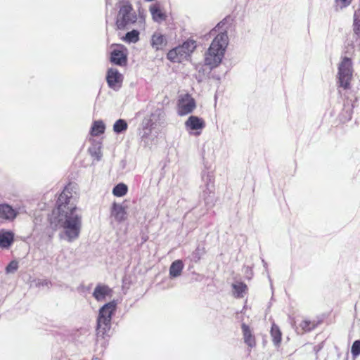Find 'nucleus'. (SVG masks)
Wrapping results in <instances>:
<instances>
[{"mask_svg":"<svg viewBox=\"0 0 360 360\" xmlns=\"http://www.w3.org/2000/svg\"><path fill=\"white\" fill-rule=\"evenodd\" d=\"M145 18H146V15L144 13V11L143 9H141V8L140 7L139 8V16H137L139 22L140 24H145Z\"/></svg>","mask_w":360,"mask_h":360,"instance_id":"obj_38","label":"nucleus"},{"mask_svg":"<svg viewBox=\"0 0 360 360\" xmlns=\"http://www.w3.org/2000/svg\"><path fill=\"white\" fill-rule=\"evenodd\" d=\"M205 77V76H204L202 75L198 74V75H195V79L197 80V82L198 83H200V82H202L204 80Z\"/></svg>","mask_w":360,"mask_h":360,"instance_id":"obj_44","label":"nucleus"},{"mask_svg":"<svg viewBox=\"0 0 360 360\" xmlns=\"http://www.w3.org/2000/svg\"><path fill=\"white\" fill-rule=\"evenodd\" d=\"M241 329L243 335L244 342L250 347L252 348L256 346V341L255 336L253 335L250 327L243 323L241 324Z\"/></svg>","mask_w":360,"mask_h":360,"instance_id":"obj_20","label":"nucleus"},{"mask_svg":"<svg viewBox=\"0 0 360 360\" xmlns=\"http://www.w3.org/2000/svg\"><path fill=\"white\" fill-rule=\"evenodd\" d=\"M250 273L252 274V270L251 269H249V267L247 268L246 274Z\"/></svg>","mask_w":360,"mask_h":360,"instance_id":"obj_46","label":"nucleus"},{"mask_svg":"<svg viewBox=\"0 0 360 360\" xmlns=\"http://www.w3.org/2000/svg\"><path fill=\"white\" fill-rule=\"evenodd\" d=\"M270 335L274 346L278 347L282 341V333L280 328L274 323L271 325Z\"/></svg>","mask_w":360,"mask_h":360,"instance_id":"obj_24","label":"nucleus"},{"mask_svg":"<svg viewBox=\"0 0 360 360\" xmlns=\"http://www.w3.org/2000/svg\"><path fill=\"white\" fill-rule=\"evenodd\" d=\"M184 264L181 259H176L172 262L169 269V275L171 279L179 277L181 275Z\"/></svg>","mask_w":360,"mask_h":360,"instance_id":"obj_21","label":"nucleus"},{"mask_svg":"<svg viewBox=\"0 0 360 360\" xmlns=\"http://www.w3.org/2000/svg\"><path fill=\"white\" fill-rule=\"evenodd\" d=\"M311 321H309V320H304L301 323V327L304 330H311Z\"/></svg>","mask_w":360,"mask_h":360,"instance_id":"obj_40","label":"nucleus"},{"mask_svg":"<svg viewBox=\"0 0 360 360\" xmlns=\"http://www.w3.org/2000/svg\"><path fill=\"white\" fill-rule=\"evenodd\" d=\"M236 298H243L248 292V285L244 282L233 283L231 285Z\"/></svg>","mask_w":360,"mask_h":360,"instance_id":"obj_22","label":"nucleus"},{"mask_svg":"<svg viewBox=\"0 0 360 360\" xmlns=\"http://www.w3.org/2000/svg\"><path fill=\"white\" fill-rule=\"evenodd\" d=\"M105 79L108 87L117 91L122 87L124 76L117 69L109 68L106 72Z\"/></svg>","mask_w":360,"mask_h":360,"instance_id":"obj_10","label":"nucleus"},{"mask_svg":"<svg viewBox=\"0 0 360 360\" xmlns=\"http://www.w3.org/2000/svg\"><path fill=\"white\" fill-rule=\"evenodd\" d=\"M193 267V265H189V266H188V269L190 270V269H191Z\"/></svg>","mask_w":360,"mask_h":360,"instance_id":"obj_47","label":"nucleus"},{"mask_svg":"<svg viewBox=\"0 0 360 360\" xmlns=\"http://www.w3.org/2000/svg\"><path fill=\"white\" fill-rule=\"evenodd\" d=\"M15 241V233L8 229H0V248L8 250Z\"/></svg>","mask_w":360,"mask_h":360,"instance_id":"obj_16","label":"nucleus"},{"mask_svg":"<svg viewBox=\"0 0 360 360\" xmlns=\"http://www.w3.org/2000/svg\"><path fill=\"white\" fill-rule=\"evenodd\" d=\"M233 18L230 16V15H227L222 20H221L220 22H219L217 25L212 29V32H216V31H219L220 30H221V31H220L218 34H219L221 32H228L227 30H228V27H225L226 25V24L228 23H231V22L233 21ZM226 34L228 35V33H226Z\"/></svg>","mask_w":360,"mask_h":360,"instance_id":"obj_32","label":"nucleus"},{"mask_svg":"<svg viewBox=\"0 0 360 360\" xmlns=\"http://www.w3.org/2000/svg\"><path fill=\"white\" fill-rule=\"evenodd\" d=\"M112 289L108 285L98 283L92 292V297L99 302L105 301L107 298H110L112 296Z\"/></svg>","mask_w":360,"mask_h":360,"instance_id":"obj_12","label":"nucleus"},{"mask_svg":"<svg viewBox=\"0 0 360 360\" xmlns=\"http://www.w3.org/2000/svg\"><path fill=\"white\" fill-rule=\"evenodd\" d=\"M117 300L114 299L99 308L96 326V330H98L99 334L104 335L110 332L112 317L117 309Z\"/></svg>","mask_w":360,"mask_h":360,"instance_id":"obj_3","label":"nucleus"},{"mask_svg":"<svg viewBox=\"0 0 360 360\" xmlns=\"http://www.w3.org/2000/svg\"><path fill=\"white\" fill-rule=\"evenodd\" d=\"M105 124L102 120L93 122L89 133L91 136H99L105 132Z\"/></svg>","mask_w":360,"mask_h":360,"instance_id":"obj_23","label":"nucleus"},{"mask_svg":"<svg viewBox=\"0 0 360 360\" xmlns=\"http://www.w3.org/2000/svg\"><path fill=\"white\" fill-rule=\"evenodd\" d=\"M140 32L138 30H132L131 31L127 32L123 37H121V39L128 44H134L136 43L140 37Z\"/></svg>","mask_w":360,"mask_h":360,"instance_id":"obj_28","label":"nucleus"},{"mask_svg":"<svg viewBox=\"0 0 360 360\" xmlns=\"http://www.w3.org/2000/svg\"><path fill=\"white\" fill-rule=\"evenodd\" d=\"M149 11L154 22L161 23L167 20V15L166 13L161 9L159 4H155L150 5Z\"/></svg>","mask_w":360,"mask_h":360,"instance_id":"obj_18","label":"nucleus"},{"mask_svg":"<svg viewBox=\"0 0 360 360\" xmlns=\"http://www.w3.org/2000/svg\"><path fill=\"white\" fill-rule=\"evenodd\" d=\"M128 129V123L124 119H118L113 124L112 129L116 134H122L127 131Z\"/></svg>","mask_w":360,"mask_h":360,"instance_id":"obj_29","label":"nucleus"},{"mask_svg":"<svg viewBox=\"0 0 360 360\" xmlns=\"http://www.w3.org/2000/svg\"><path fill=\"white\" fill-rule=\"evenodd\" d=\"M228 44L226 32L217 34L205 52L204 65L199 64L196 66L198 74L208 76L212 70L219 66L224 58Z\"/></svg>","mask_w":360,"mask_h":360,"instance_id":"obj_2","label":"nucleus"},{"mask_svg":"<svg viewBox=\"0 0 360 360\" xmlns=\"http://www.w3.org/2000/svg\"><path fill=\"white\" fill-rule=\"evenodd\" d=\"M185 127L190 134L199 136L205 127V122L202 117L192 115L185 122Z\"/></svg>","mask_w":360,"mask_h":360,"instance_id":"obj_11","label":"nucleus"},{"mask_svg":"<svg viewBox=\"0 0 360 360\" xmlns=\"http://www.w3.org/2000/svg\"><path fill=\"white\" fill-rule=\"evenodd\" d=\"M71 198V193L68 194L65 189L58 195L56 207L49 217L50 227L52 229L50 233L49 229H47V233L49 236L53 234L57 229L63 228L68 241H72L79 237L82 227V217L75 213L76 205L70 203Z\"/></svg>","mask_w":360,"mask_h":360,"instance_id":"obj_1","label":"nucleus"},{"mask_svg":"<svg viewBox=\"0 0 360 360\" xmlns=\"http://www.w3.org/2000/svg\"><path fill=\"white\" fill-rule=\"evenodd\" d=\"M353 30L354 33L359 37H360V22L356 21L353 23Z\"/></svg>","mask_w":360,"mask_h":360,"instance_id":"obj_39","label":"nucleus"},{"mask_svg":"<svg viewBox=\"0 0 360 360\" xmlns=\"http://www.w3.org/2000/svg\"><path fill=\"white\" fill-rule=\"evenodd\" d=\"M96 331V345L97 348L98 347H101V349L105 348L106 345H108V340L106 339V337H110V335L108 333L107 334L101 335L98 333V330Z\"/></svg>","mask_w":360,"mask_h":360,"instance_id":"obj_33","label":"nucleus"},{"mask_svg":"<svg viewBox=\"0 0 360 360\" xmlns=\"http://www.w3.org/2000/svg\"><path fill=\"white\" fill-rule=\"evenodd\" d=\"M88 152L94 160H101L102 158L101 143L99 142L94 143L88 148Z\"/></svg>","mask_w":360,"mask_h":360,"instance_id":"obj_30","label":"nucleus"},{"mask_svg":"<svg viewBox=\"0 0 360 360\" xmlns=\"http://www.w3.org/2000/svg\"><path fill=\"white\" fill-rule=\"evenodd\" d=\"M358 21L360 22V8L355 11L354 15V22Z\"/></svg>","mask_w":360,"mask_h":360,"instance_id":"obj_43","label":"nucleus"},{"mask_svg":"<svg viewBox=\"0 0 360 360\" xmlns=\"http://www.w3.org/2000/svg\"><path fill=\"white\" fill-rule=\"evenodd\" d=\"M352 0H335V9L338 11V8L342 9L348 6Z\"/></svg>","mask_w":360,"mask_h":360,"instance_id":"obj_37","label":"nucleus"},{"mask_svg":"<svg viewBox=\"0 0 360 360\" xmlns=\"http://www.w3.org/2000/svg\"><path fill=\"white\" fill-rule=\"evenodd\" d=\"M49 215L47 217H43L41 215L35 216L34 219L33 220V222L34 224V229L36 230L39 231H44V233H46V235H48L49 237H51L53 234L49 236L47 233V229H49L50 233L51 232L52 229L50 227V224L49 221Z\"/></svg>","mask_w":360,"mask_h":360,"instance_id":"obj_19","label":"nucleus"},{"mask_svg":"<svg viewBox=\"0 0 360 360\" xmlns=\"http://www.w3.org/2000/svg\"><path fill=\"white\" fill-rule=\"evenodd\" d=\"M18 267V262L16 260H12L6 266L5 272L6 274H14Z\"/></svg>","mask_w":360,"mask_h":360,"instance_id":"obj_34","label":"nucleus"},{"mask_svg":"<svg viewBox=\"0 0 360 360\" xmlns=\"http://www.w3.org/2000/svg\"><path fill=\"white\" fill-rule=\"evenodd\" d=\"M352 107L353 105H350L349 102H347V103L344 105V108L339 115L340 122L345 123L352 120L353 112Z\"/></svg>","mask_w":360,"mask_h":360,"instance_id":"obj_26","label":"nucleus"},{"mask_svg":"<svg viewBox=\"0 0 360 360\" xmlns=\"http://www.w3.org/2000/svg\"><path fill=\"white\" fill-rule=\"evenodd\" d=\"M184 51L188 54V57L189 59L191 58V54L196 49L197 45L196 41L192 39H188L183 41V43L180 45Z\"/></svg>","mask_w":360,"mask_h":360,"instance_id":"obj_27","label":"nucleus"},{"mask_svg":"<svg viewBox=\"0 0 360 360\" xmlns=\"http://www.w3.org/2000/svg\"><path fill=\"white\" fill-rule=\"evenodd\" d=\"M196 108L195 100L189 94L181 95L177 101V112L180 116L191 113Z\"/></svg>","mask_w":360,"mask_h":360,"instance_id":"obj_9","label":"nucleus"},{"mask_svg":"<svg viewBox=\"0 0 360 360\" xmlns=\"http://www.w3.org/2000/svg\"><path fill=\"white\" fill-rule=\"evenodd\" d=\"M37 288L47 287L49 289L52 286L51 281L48 279L37 278L34 281Z\"/></svg>","mask_w":360,"mask_h":360,"instance_id":"obj_36","label":"nucleus"},{"mask_svg":"<svg viewBox=\"0 0 360 360\" xmlns=\"http://www.w3.org/2000/svg\"><path fill=\"white\" fill-rule=\"evenodd\" d=\"M19 211L8 203H0V218L5 221H13L18 215Z\"/></svg>","mask_w":360,"mask_h":360,"instance_id":"obj_15","label":"nucleus"},{"mask_svg":"<svg viewBox=\"0 0 360 360\" xmlns=\"http://www.w3.org/2000/svg\"><path fill=\"white\" fill-rule=\"evenodd\" d=\"M351 353L353 357H357L360 355V340L354 341L351 347Z\"/></svg>","mask_w":360,"mask_h":360,"instance_id":"obj_35","label":"nucleus"},{"mask_svg":"<svg viewBox=\"0 0 360 360\" xmlns=\"http://www.w3.org/2000/svg\"><path fill=\"white\" fill-rule=\"evenodd\" d=\"M262 264H263V266L264 268L265 269V271H266L267 274H268V278L270 281V283H271V277L269 274V272H268V267H267V263L264 260V259H262ZM271 287L272 288V283H271Z\"/></svg>","mask_w":360,"mask_h":360,"instance_id":"obj_42","label":"nucleus"},{"mask_svg":"<svg viewBox=\"0 0 360 360\" xmlns=\"http://www.w3.org/2000/svg\"><path fill=\"white\" fill-rule=\"evenodd\" d=\"M128 192V186L124 183L120 182L114 186L112 193L115 197H123Z\"/></svg>","mask_w":360,"mask_h":360,"instance_id":"obj_31","label":"nucleus"},{"mask_svg":"<svg viewBox=\"0 0 360 360\" xmlns=\"http://www.w3.org/2000/svg\"><path fill=\"white\" fill-rule=\"evenodd\" d=\"M205 254V248L198 245L195 250L188 256L186 259H188L191 263H198L202 257Z\"/></svg>","mask_w":360,"mask_h":360,"instance_id":"obj_25","label":"nucleus"},{"mask_svg":"<svg viewBox=\"0 0 360 360\" xmlns=\"http://www.w3.org/2000/svg\"><path fill=\"white\" fill-rule=\"evenodd\" d=\"M118 11L115 20L116 29L125 30L129 25L134 24L137 20V15L133 11V6L129 0H120Z\"/></svg>","mask_w":360,"mask_h":360,"instance_id":"obj_5","label":"nucleus"},{"mask_svg":"<svg viewBox=\"0 0 360 360\" xmlns=\"http://www.w3.org/2000/svg\"><path fill=\"white\" fill-rule=\"evenodd\" d=\"M202 184L200 185V199L203 200L206 210L213 207L217 201L214 193V179L212 172L202 171L201 173Z\"/></svg>","mask_w":360,"mask_h":360,"instance_id":"obj_4","label":"nucleus"},{"mask_svg":"<svg viewBox=\"0 0 360 360\" xmlns=\"http://www.w3.org/2000/svg\"><path fill=\"white\" fill-rule=\"evenodd\" d=\"M167 38L160 32H154L151 36L150 45L156 51L163 50L167 45Z\"/></svg>","mask_w":360,"mask_h":360,"instance_id":"obj_17","label":"nucleus"},{"mask_svg":"<svg viewBox=\"0 0 360 360\" xmlns=\"http://www.w3.org/2000/svg\"><path fill=\"white\" fill-rule=\"evenodd\" d=\"M167 59L172 63H181L184 60H189L188 54L180 46V45L175 46L170 49L167 53Z\"/></svg>","mask_w":360,"mask_h":360,"instance_id":"obj_14","label":"nucleus"},{"mask_svg":"<svg viewBox=\"0 0 360 360\" xmlns=\"http://www.w3.org/2000/svg\"><path fill=\"white\" fill-rule=\"evenodd\" d=\"M127 206L114 201L110 207V216L118 222L122 223L127 219Z\"/></svg>","mask_w":360,"mask_h":360,"instance_id":"obj_13","label":"nucleus"},{"mask_svg":"<svg viewBox=\"0 0 360 360\" xmlns=\"http://www.w3.org/2000/svg\"><path fill=\"white\" fill-rule=\"evenodd\" d=\"M115 46L110 53L109 61L111 64L119 67H126L128 64L127 48L123 44H114Z\"/></svg>","mask_w":360,"mask_h":360,"instance_id":"obj_8","label":"nucleus"},{"mask_svg":"<svg viewBox=\"0 0 360 360\" xmlns=\"http://www.w3.org/2000/svg\"><path fill=\"white\" fill-rule=\"evenodd\" d=\"M322 348H323V343H321V344L315 345L313 347V351L314 352L316 355H317L318 353L322 349Z\"/></svg>","mask_w":360,"mask_h":360,"instance_id":"obj_41","label":"nucleus"},{"mask_svg":"<svg viewBox=\"0 0 360 360\" xmlns=\"http://www.w3.org/2000/svg\"><path fill=\"white\" fill-rule=\"evenodd\" d=\"M353 75V62L351 58L343 56L338 67L337 84L345 90L351 87Z\"/></svg>","mask_w":360,"mask_h":360,"instance_id":"obj_6","label":"nucleus"},{"mask_svg":"<svg viewBox=\"0 0 360 360\" xmlns=\"http://www.w3.org/2000/svg\"><path fill=\"white\" fill-rule=\"evenodd\" d=\"M212 77L214 79H217V80H220V77L219 76H216V75H212Z\"/></svg>","mask_w":360,"mask_h":360,"instance_id":"obj_45","label":"nucleus"},{"mask_svg":"<svg viewBox=\"0 0 360 360\" xmlns=\"http://www.w3.org/2000/svg\"><path fill=\"white\" fill-rule=\"evenodd\" d=\"M165 117V113L162 108L155 109L148 117H144L141 122V129L139 131L141 138H147L157 126L163 124Z\"/></svg>","mask_w":360,"mask_h":360,"instance_id":"obj_7","label":"nucleus"}]
</instances>
